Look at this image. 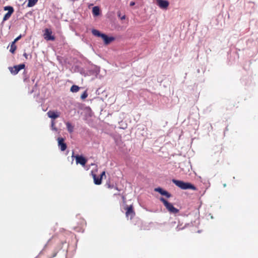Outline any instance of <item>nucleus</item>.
Masks as SVG:
<instances>
[{"instance_id":"f257e3e1","label":"nucleus","mask_w":258,"mask_h":258,"mask_svg":"<svg viewBox=\"0 0 258 258\" xmlns=\"http://www.w3.org/2000/svg\"><path fill=\"white\" fill-rule=\"evenodd\" d=\"M92 33L95 36L100 37L104 41V43L105 45L109 44L114 40V38L113 37H108L106 34L101 33L98 30L96 29H92Z\"/></svg>"},{"instance_id":"f03ea898","label":"nucleus","mask_w":258,"mask_h":258,"mask_svg":"<svg viewBox=\"0 0 258 258\" xmlns=\"http://www.w3.org/2000/svg\"><path fill=\"white\" fill-rule=\"evenodd\" d=\"M173 183H174L176 186L179 187L182 189H191L193 190L196 189V187L191 184L188 182H185L181 180H178L174 179L172 180Z\"/></svg>"},{"instance_id":"7ed1b4c3","label":"nucleus","mask_w":258,"mask_h":258,"mask_svg":"<svg viewBox=\"0 0 258 258\" xmlns=\"http://www.w3.org/2000/svg\"><path fill=\"white\" fill-rule=\"evenodd\" d=\"M160 201L163 202L166 209L171 213L176 214L178 212V210L173 207L172 204L168 202L164 198H161Z\"/></svg>"},{"instance_id":"20e7f679","label":"nucleus","mask_w":258,"mask_h":258,"mask_svg":"<svg viewBox=\"0 0 258 258\" xmlns=\"http://www.w3.org/2000/svg\"><path fill=\"white\" fill-rule=\"evenodd\" d=\"M43 36L47 41H53L55 39L54 36L52 35V31L48 28L45 29Z\"/></svg>"},{"instance_id":"39448f33","label":"nucleus","mask_w":258,"mask_h":258,"mask_svg":"<svg viewBox=\"0 0 258 258\" xmlns=\"http://www.w3.org/2000/svg\"><path fill=\"white\" fill-rule=\"evenodd\" d=\"M25 64H20L18 66H15L13 67H9V70L12 74H17L21 70L24 69Z\"/></svg>"},{"instance_id":"423d86ee","label":"nucleus","mask_w":258,"mask_h":258,"mask_svg":"<svg viewBox=\"0 0 258 258\" xmlns=\"http://www.w3.org/2000/svg\"><path fill=\"white\" fill-rule=\"evenodd\" d=\"M4 10L5 11H7V10L8 11V13H7L5 15V16L3 18V21H6L10 18L11 15L12 14V13L14 12V9L13 7H12L11 6H7L4 8Z\"/></svg>"},{"instance_id":"0eeeda50","label":"nucleus","mask_w":258,"mask_h":258,"mask_svg":"<svg viewBox=\"0 0 258 258\" xmlns=\"http://www.w3.org/2000/svg\"><path fill=\"white\" fill-rule=\"evenodd\" d=\"M72 157H75L77 164H80L84 166H85L87 162L86 159L82 156L77 155L76 156H74L73 153Z\"/></svg>"},{"instance_id":"6e6552de","label":"nucleus","mask_w":258,"mask_h":258,"mask_svg":"<svg viewBox=\"0 0 258 258\" xmlns=\"http://www.w3.org/2000/svg\"><path fill=\"white\" fill-rule=\"evenodd\" d=\"M157 5L162 9H166L169 4L166 0H157Z\"/></svg>"},{"instance_id":"1a4fd4ad","label":"nucleus","mask_w":258,"mask_h":258,"mask_svg":"<svg viewBox=\"0 0 258 258\" xmlns=\"http://www.w3.org/2000/svg\"><path fill=\"white\" fill-rule=\"evenodd\" d=\"M58 146L61 151H64L67 148V145L64 142V139L62 138H58Z\"/></svg>"},{"instance_id":"9d476101","label":"nucleus","mask_w":258,"mask_h":258,"mask_svg":"<svg viewBox=\"0 0 258 258\" xmlns=\"http://www.w3.org/2000/svg\"><path fill=\"white\" fill-rule=\"evenodd\" d=\"M47 114L49 118L54 119L59 116L60 113L57 111L50 110L47 112Z\"/></svg>"},{"instance_id":"9b49d317","label":"nucleus","mask_w":258,"mask_h":258,"mask_svg":"<svg viewBox=\"0 0 258 258\" xmlns=\"http://www.w3.org/2000/svg\"><path fill=\"white\" fill-rule=\"evenodd\" d=\"M135 215V213L133 211V206H130L126 208V216L130 217L131 219Z\"/></svg>"},{"instance_id":"f8f14e48","label":"nucleus","mask_w":258,"mask_h":258,"mask_svg":"<svg viewBox=\"0 0 258 258\" xmlns=\"http://www.w3.org/2000/svg\"><path fill=\"white\" fill-rule=\"evenodd\" d=\"M92 13L94 16H97L100 14V9L98 7H94L92 9Z\"/></svg>"},{"instance_id":"ddd939ff","label":"nucleus","mask_w":258,"mask_h":258,"mask_svg":"<svg viewBox=\"0 0 258 258\" xmlns=\"http://www.w3.org/2000/svg\"><path fill=\"white\" fill-rule=\"evenodd\" d=\"M66 124L68 132L70 133H72L74 131V126L69 122H67Z\"/></svg>"},{"instance_id":"4468645a","label":"nucleus","mask_w":258,"mask_h":258,"mask_svg":"<svg viewBox=\"0 0 258 258\" xmlns=\"http://www.w3.org/2000/svg\"><path fill=\"white\" fill-rule=\"evenodd\" d=\"M94 182L95 184L99 185L101 183V178L97 177L95 174L93 175Z\"/></svg>"},{"instance_id":"2eb2a0df","label":"nucleus","mask_w":258,"mask_h":258,"mask_svg":"<svg viewBox=\"0 0 258 258\" xmlns=\"http://www.w3.org/2000/svg\"><path fill=\"white\" fill-rule=\"evenodd\" d=\"M80 89V87L77 85H73L71 88V91L72 92L76 93Z\"/></svg>"},{"instance_id":"dca6fc26","label":"nucleus","mask_w":258,"mask_h":258,"mask_svg":"<svg viewBox=\"0 0 258 258\" xmlns=\"http://www.w3.org/2000/svg\"><path fill=\"white\" fill-rule=\"evenodd\" d=\"M28 3L27 5V6L28 7H32L33 6H34L38 1V0H28Z\"/></svg>"},{"instance_id":"f3484780","label":"nucleus","mask_w":258,"mask_h":258,"mask_svg":"<svg viewBox=\"0 0 258 258\" xmlns=\"http://www.w3.org/2000/svg\"><path fill=\"white\" fill-rule=\"evenodd\" d=\"M16 46L15 45V42H12V44L11 45V48L10 49V51L12 52V53H14L16 49Z\"/></svg>"},{"instance_id":"a211bd4d","label":"nucleus","mask_w":258,"mask_h":258,"mask_svg":"<svg viewBox=\"0 0 258 258\" xmlns=\"http://www.w3.org/2000/svg\"><path fill=\"white\" fill-rule=\"evenodd\" d=\"M155 191L159 192L162 195H164V194H166V190H163L162 188L160 187L155 188Z\"/></svg>"},{"instance_id":"6ab92c4d","label":"nucleus","mask_w":258,"mask_h":258,"mask_svg":"<svg viewBox=\"0 0 258 258\" xmlns=\"http://www.w3.org/2000/svg\"><path fill=\"white\" fill-rule=\"evenodd\" d=\"M51 130L55 132H58V130L55 126V122L54 121H52L51 123Z\"/></svg>"},{"instance_id":"aec40b11","label":"nucleus","mask_w":258,"mask_h":258,"mask_svg":"<svg viewBox=\"0 0 258 258\" xmlns=\"http://www.w3.org/2000/svg\"><path fill=\"white\" fill-rule=\"evenodd\" d=\"M88 96V94L86 91H85L81 96V98L82 99L84 100L86 99Z\"/></svg>"},{"instance_id":"412c9836","label":"nucleus","mask_w":258,"mask_h":258,"mask_svg":"<svg viewBox=\"0 0 258 258\" xmlns=\"http://www.w3.org/2000/svg\"><path fill=\"white\" fill-rule=\"evenodd\" d=\"M163 196H166L167 198H169L171 197V195L169 192H168L167 191H166V194H164Z\"/></svg>"},{"instance_id":"4be33fe9","label":"nucleus","mask_w":258,"mask_h":258,"mask_svg":"<svg viewBox=\"0 0 258 258\" xmlns=\"http://www.w3.org/2000/svg\"><path fill=\"white\" fill-rule=\"evenodd\" d=\"M21 38V35H19L18 37H17L13 42H15L16 43L17 41H18L20 38Z\"/></svg>"},{"instance_id":"5701e85b","label":"nucleus","mask_w":258,"mask_h":258,"mask_svg":"<svg viewBox=\"0 0 258 258\" xmlns=\"http://www.w3.org/2000/svg\"><path fill=\"white\" fill-rule=\"evenodd\" d=\"M104 176H105V171H103L102 172V173L100 175V178L102 179Z\"/></svg>"},{"instance_id":"b1692460","label":"nucleus","mask_w":258,"mask_h":258,"mask_svg":"<svg viewBox=\"0 0 258 258\" xmlns=\"http://www.w3.org/2000/svg\"><path fill=\"white\" fill-rule=\"evenodd\" d=\"M135 5V3L134 2H131V3H130V6H133Z\"/></svg>"},{"instance_id":"393cba45","label":"nucleus","mask_w":258,"mask_h":258,"mask_svg":"<svg viewBox=\"0 0 258 258\" xmlns=\"http://www.w3.org/2000/svg\"><path fill=\"white\" fill-rule=\"evenodd\" d=\"M121 20H124L125 19V16L123 15L122 16V17H120Z\"/></svg>"},{"instance_id":"a878e982","label":"nucleus","mask_w":258,"mask_h":258,"mask_svg":"<svg viewBox=\"0 0 258 258\" xmlns=\"http://www.w3.org/2000/svg\"><path fill=\"white\" fill-rule=\"evenodd\" d=\"M118 16L119 17H120H120H122V16H120V13H118Z\"/></svg>"},{"instance_id":"bb28decb","label":"nucleus","mask_w":258,"mask_h":258,"mask_svg":"<svg viewBox=\"0 0 258 258\" xmlns=\"http://www.w3.org/2000/svg\"><path fill=\"white\" fill-rule=\"evenodd\" d=\"M224 187H225L226 186V184H223Z\"/></svg>"}]
</instances>
